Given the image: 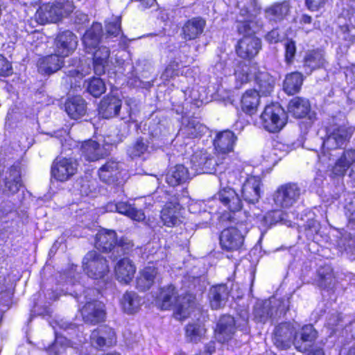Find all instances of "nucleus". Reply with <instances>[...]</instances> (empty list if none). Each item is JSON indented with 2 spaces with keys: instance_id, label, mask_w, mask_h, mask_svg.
<instances>
[{
  "instance_id": "1",
  "label": "nucleus",
  "mask_w": 355,
  "mask_h": 355,
  "mask_svg": "<svg viewBox=\"0 0 355 355\" xmlns=\"http://www.w3.org/2000/svg\"><path fill=\"white\" fill-rule=\"evenodd\" d=\"M156 304L162 310L168 309L175 305V317L178 320L185 319L196 311L193 297L191 295L184 297L180 302L178 291L173 285L161 288Z\"/></svg>"
},
{
  "instance_id": "2",
  "label": "nucleus",
  "mask_w": 355,
  "mask_h": 355,
  "mask_svg": "<svg viewBox=\"0 0 355 355\" xmlns=\"http://www.w3.org/2000/svg\"><path fill=\"white\" fill-rule=\"evenodd\" d=\"M256 24L251 19L237 20V31L243 37L236 46V52L239 57L243 59H252L261 49L260 40L254 36Z\"/></svg>"
},
{
  "instance_id": "3",
  "label": "nucleus",
  "mask_w": 355,
  "mask_h": 355,
  "mask_svg": "<svg viewBox=\"0 0 355 355\" xmlns=\"http://www.w3.org/2000/svg\"><path fill=\"white\" fill-rule=\"evenodd\" d=\"M71 1L68 0H53L43 3L35 14V21L40 24L56 23L73 12Z\"/></svg>"
},
{
  "instance_id": "4",
  "label": "nucleus",
  "mask_w": 355,
  "mask_h": 355,
  "mask_svg": "<svg viewBox=\"0 0 355 355\" xmlns=\"http://www.w3.org/2000/svg\"><path fill=\"white\" fill-rule=\"evenodd\" d=\"M83 268L89 277L96 279L104 277L110 271L107 259L94 250L87 252L84 257Z\"/></svg>"
},
{
  "instance_id": "5",
  "label": "nucleus",
  "mask_w": 355,
  "mask_h": 355,
  "mask_svg": "<svg viewBox=\"0 0 355 355\" xmlns=\"http://www.w3.org/2000/svg\"><path fill=\"white\" fill-rule=\"evenodd\" d=\"M273 340L275 345L279 348H286L293 344L300 352H304L306 347L298 345L296 339V327L293 324L289 322L282 323L277 325L274 331Z\"/></svg>"
},
{
  "instance_id": "6",
  "label": "nucleus",
  "mask_w": 355,
  "mask_h": 355,
  "mask_svg": "<svg viewBox=\"0 0 355 355\" xmlns=\"http://www.w3.org/2000/svg\"><path fill=\"white\" fill-rule=\"evenodd\" d=\"M78 171V164L72 158L58 157L51 166L53 177L60 182H65L73 177Z\"/></svg>"
},
{
  "instance_id": "7",
  "label": "nucleus",
  "mask_w": 355,
  "mask_h": 355,
  "mask_svg": "<svg viewBox=\"0 0 355 355\" xmlns=\"http://www.w3.org/2000/svg\"><path fill=\"white\" fill-rule=\"evenodd\" d=\"M191 163L195 173H212L218 163L207 149L196 150L191 157Z\"/></svg>"
},
{
  "instance_id": "8",
  "label": "nucleus",
  "mask_w": 355,
  "mask_h": 355,
  "mask_svg": "<svg viewBox=\"0 0 355 355\" xmlns=\"http://www.w3.org/2000/svg\"><path fill=\"white\" fill-rule=\"evenodd\" d=\"M300 195V189L295 184H285L279 187L275 192L274 201L277 206L288 208L297 202Z\"/></svg>"
},
{
  "instance_id": "9",
  "label": "nucleus",
  "mask_w": 355,
  "mask_h": 355,
  "mask_svg": "<svg viewBox=\"0 0 355 355\" xmlns=\"http://www.w3.org/2000/svg\"><path fill=\"white\" fill-rule=\"evenodd\" d=\"M78 45L77 37L70 31L59 33L54 41V51L62 58L72 54Z\"/></svg>"
},
{
  "instance_id": "10",
  "label": "nucleus",
  "mask_w": 355,
  "mask_h": 355,
  "mask_svg": "<svg viewBox=\"0 0 355 355\" xmlns=\"http://www.w3.org/2000/svg\"><path fill=\"white\" fill-rule=\"evenodd\" d=\"M80 312L85 322L93 324L103 322L106 315L105 304L99 301L87 302Z\"/></svg>"
},
{
  "instance_id": "11",
  "label": "nucleus",
  "mask_w": 355,
  "mask_h": 355,
  "mask_svg": "<svg viewBox=\"0 0 355 355\" xmlns=\"http://www.w3.org/2000/svg\"><path fill=\"white\" fill-rule=\"evenodd\" d=\"M90 343L95 348L110 347L116 343L115 332L109 327H100L92 332Z\"/></svg>"
},
{
  "instance_id": "12",
  "label": "nucleus",
  "mask_w": 355,
  "mask_h": 355,
  "mask_svg": "<svg viewBox=\"0 0 355 355\" xmlns=\"http://www.w3.org/2000/svg\"><path fill=\"white\" fill-rule=\"evenodd\" d=\"M236 332L235 320L231 315H223L220 318L215 329L216 338L220 343L227 342Z\"/></svg>"
},
{
  "instance_id": "13",
  "label": "nucleus",
  "mask_w": 355,
  "mask_h": 355,
  "mask_svg": "<svg viewBox=\"0 0 355 355\" xmlns=\"http://www.w3.org/2000/svg\"><path fill=\"white\" fill-rule=\"evenodd\" d=\"M159 268L154 263H149L139 271L136 280V287L141 291L150 288L159 275Z\"/></svg>"
},
{
  "instance_id": "14",
  "label": "nucleus",
  "mask_w": 355,
  "mask_h": 355,
  "mask_svg": "<svg viewBox=\"0 0 355 355\" xmlns=\"http://www.w3.org/2000/svg\"><path fill=\"white\" fill-rule=\"evenodd\" d=\"M243 243V236L234 227L224 230L220 236V243L222 248L226 250H236Z\"/></svg>"
},
{
  "instance_id": "15",
  "label": "nucleus",
  "mask_w": 355,
  "mask_h": 355,
  "mask_svg": "<svg viewBox=\"0 0 355 355\" xmlns=\"http://www.w3.org/2000/svg\"><path fill=\"white\" fill-rule=\"evenodd\" d=\"M351 137V132L345 127H338L335 128L327 139L323 141L324 148L327 149H336L342 148Z\"/></svg>"
},
{
  "instance_id": "16",
  "label": "nucleus",
  "mask_w": 355,
  "mask_h": 355,
  "mask_svg": "<svg viewBox=\"0 0 355 355\" xmlns=\"http://www.w3.org/2000/svg\"><path fill=\"white\" fill-rule=\"evenodd\" d=\"M181 216V206L177 202L166 203L161 212L162 221L168 227H173L180 224Z\"/></svg>"
},
{
  "instance_id": "17",
  "label": "nucleus",
  "mask_w": 355,
  "mask_h": 355,
  "mask_svg": "<svg viewBox=\"0 0 355 355\" xmlns=\"http://www.w3.org/2000/svg\"><path fill=\"white\" fill-rule=\"evenodd\" d=\"M114 272L116 279L120 282L128 284L135 276L136 266L130 259L123 258L116 263Z\"/></svg>"
},
{
  "instance_id": "18",
  "label": "nucleus",
  "mask_w": 355,
  "mask_h": 355,
  "mask_svg": "<svg viewBox=\"0 0 355 355\" xmlns=\"http://www.w3.org/2000/svg\"><path fill=\"white\" fill-rule=\"evenodd\" d=\"M241 193L243 198L248 203L254 204L260 198V180L259 178L251 176L243 184Z\"/></svg>"
},
{
  "instance_id": "19",
  "label": "nucleus",
  "mask_w": 355,
  "mask_h": 355,
  "mask_svg": "<svg viewBox=\"0 0 355 355\" xmlns=\"http://www.w3.org/2000/svg\"><path fill=\"white\" fill-rule=\"evenodd\" d=\"M230 295V290L225 284L212 286L209 293L210 306L213 309H218L226 304Z\"/></svg>"
},
{
  "instance_id": "20",
  "label": "nucleus",
  "mask_w": 355,
  "mask_h": 355,
  "mask_svg": "<svg viewBox=\"0 0 355 355\" xmlns=\"http://www.w3.org/2000/svg\"><path fill=\"white\" fill-rule=\"evenodd\" d=\"M22 186L19 168L11 166L6 173L3 193L11 195L17 193Z\"/></svg>"
},
{
  "instance_id": "21",
  "label": "nucleus",
  "mask_w": 355,
  "mask_h": 355,
  "mask_svg": "<svg viewBox=\"0 0 355 355\" xmlns=\"http://www.w3.org/2000/svg\"><path fill=\"white\" fill-rule=\"evenodd\" d=\"M236 137L230 130H225L216 135L214 145L216 151L221 154H226L232 151Z\"/></svg>"
},
{
  "instance_id": "22",
  "label": "nucleus",
  "mask_w": 355,
  "mask_h": 355,
  "mask_svg": "<svg viewBox=\"0 0 355 355\" xmlns=\"http://www.w3.org/2000/svg\"><path fill=\"white\" fill-rule=\"evenodd\" d=\"M82 156L87 161L94 162L107 155L103 147L93 140L85 141L81 146Z\"/></svg>"
},
{
  "instance_id": "23",
  "label": "nucleus",
  "mask_w": 355,
  "mask_h": 355,
  "mask_svg": "<svg viewBox=\"0 0 355 355\" xmlns=\"http://www.w3.org/2000/svg\"><path fill=\"white\" fill-rule=\"evenodd\" d=\"M219 200L231 211H238L242 207L241 200L236 191L225 187L218 193Z\"/></svg>"
},
{
  "instance_id": "24",
  "label": "nucleus",
  "mask_w": 355,
  "mask_h": 355,
  "mask_svg": "<svg viewBox=\"0 0 355 355\" xmlns=\"http://www.w3.org/2000/svg\"><path fill=\"white\" fill-rule=\"evenodd\" d=\"M121 107V101L116 96H107L100 103L99 114L105 119L116 116Z\"/></svg>"
},
{
  "instance_id": "25",
  "label": "nucleus",
  "mask_w": 355,
  "mask_h": 355,
  "mask_svg": "<svg viewBox=\"0 0 355 355\" xmlns=\"http://www.w3.org/2000/svg\"><path fill=\"white\" fill-rule=\"evenodd\" d=\"M205 21L202 18L196 17L188 20L182 27V37L186 40H195L203 32Z\"/></svg>"
},
{
  "instance_id": "26",
  "label": "nucleus",
  "mask_w": 355,
  "mask_h": 355,
  "mask_svg": "<svg viewBox=\"0 0 355 355\" xmlns=\"http://www.w3.org/2000/svg\"><path fill=\"white\" fill-rule=\"evenodd\" d=\"M116 235L114 231L102 230L96 235L95 246L97 249L108 252L116 248Z\"/></svg>"
},
{
  "instance_id": "27",
  "label": "nucleus",
  "mask_w": 355,
  "mask_h": 355,
  "mask_svg": "<svg viewBox=\"0 0 355 355\" xmlns=\"http://www.w3.org/2000/svg\"><path fill=\"white\" fill-rule=\"evenodd\" d=\"M287 110L293 116L301 119L308 114L311 110V105L306 98L296 96L289 101Z\"/></svg>"
},
{
  "instance_id": "28",
  "label": "nucleus",
  "mask_w": 355,
  "mask_h": 355,
  "mask_svg": "<svg viewBox=\"0 0 355 355\" xmlns=\"http://www.w3.org/2000/svg\"><path fill=\"white\" fill-rule=\"evenodd\" d=\"M120 166L115 161L107 162L98 170L99 178L107 184L116 182L120 177Z\"/></svg>"
},
{
  "instance_id": "29",
  "label": "nucleus",
  "mask_w": 355,
  "mask_h": 355,
  "mask_svg": "<svg viewBox=\"0 0 355 355\" xmlns=\"http://www.w3.org/2000/svg\"><path fill=\"white\" fill-rule=\"evenodd\" d=\"M271 123L268 131L276 132L279 131L286 123L287 114L284 108L278 103L272 104L270 110Z\"/></svg>"
},
{
  "instance_id": "30",
  "label": "nucleus",
  "mask_w": 355,
  "mask_h": 355,
  "mask_svg": "<svg viewBox=\"0 0 355 355\" xmlns=\"http://www.w3.org/2000/svg\"><path fill=\"white\" fill-rule=\"evenodd\" d=\"M62 62V58L55 53L39 60L38 70L42 73L50 74L59 70Z\"/></svg>"
},
{
  "instance_id": "31",
  "label": "nucleus",
  "mask_w": 355,
  "mask_h": 355,
  "mask_svg": "<svg viewBox=\"0 0 355 355\" xmlns=\"http://www.w3.org/2000/svg\"><path fill=\"white\" fill-rule=\"evenodd\" d=\"M65 111L71 119H80L86 113L85 100L79 96L69 98L65 103Z\"/></svg>"
},
{
  "instance_id": "32",
  "label": "nucleus",
  "mask_w": 355,
  "mask_h": 355,
  "mask_svg": "<svg viewBox=\"0 0 355 355\" xmlns=\"http://www.w3.org/2000/svg\"><path fill=\"white\" fill-rule=\"evenodd\" d=\"M102 26L99 23H94L83 37V43L88 51L95 49L99 44L102 35Z\"/></svg>"
},
{
  "instance_id": "33",
  "label": "nucleus",
  "mask_w": 355,
  "mask_h": 355,
  "mask_svg": "<svg viewBox=\"0 0 355 355\" xmlns=\"http://www.w3.org/2000/svg\"><path fill=\"white\" fill-rule=\"evenodd\" d=\"M190 178V173L182 164L171 168L166 175V182L171 187H175L185 182Z\"/></svg>"
},
{
  "instance_id": "34",
  "label": "nucleus",
  "mask_w": 355,
  "mask_h": 355,
  "mask_svg": "<svg viewBox=\"0 0 355 355\" xmlns=\"http://www.w3.org/2000/svg\"><path fill=\"white\" fill-rule=\"evenodd\" d=\"M289 12V5L287 2L277 3L268 8V22L275 28L287 16Z\"/></svg>"
},
{
  "instance_id": "35",
  "label": "nucleus",
  "mask_w": 355,
  "mask_h": 355,
  "mask_svg": "<svg viewBox=\"0 0 355 355\" xmlns=\"http://www.w3.org/2000/svg\"><path fill=\"white\" fill-rule=\"evenodd\" d=\"M121 306L124 312L133 314L137 312L141 304V299L134 291L125 292L120 300Z\"/></svg>"
},
{
  "instance_id": "36",
  "label": "nucleus",
  "mask_w": 355,
  "mask_h": 355,
  "mask_svg": "<svg viewBox=\"0 0 355 355\" xmlns=\"http://www.w3.org/2000/svg\"><path fill=\"white\" fill-rule=\"evenodd\" d=\"M110 50L106 46H101L94 53V71L96 74L101 75L105 73L108 64Z\"/></svg>"
},
{
  "instance_id": "37",
  "label": "nucleus",
  "mask_w": 355,
  "mask_h": 355,
  "mask_svg": "<svg viewBox=\"0 0 355 355\" xmlns=\"http://www.w3.org/2000/svg\"><path fill=\"white\" fill-rule=\"evenodd\" d=\"M303 76L299 72L288 74L284 80L283 88L288 95H294L299 92L303 83Z\"/></svg>"
},
{
  "instance_id": "38",
  "label": "nucleus",
  "mask_w": 355,
  "mask_h": 355,
  "mask_svg": "<svg viewBox=\"0 0 355 355\" xmlns=\"http://www.w3.org/2000/svg\"><path fill=\"white\" fill-rule=\"evenodd\" d=\"M259 95L255 90L247 91L242 96L241 108L248 114L252 115L257 111L259 104Z\"/></svg>"
},
{
  "instance_id": "39",
  "label": "nucleus",
  "mask_w": 355,
  "mask_h": 355,
  "mask_svg": "<svg viewBox=\"0 0 355 355\" xmlns=\"http://www.w3.org/2000/svg\"><path fill=\"white\" fill-rule=\"evenodd\" d=\"M354 162L355 150H345L336 162L334 167V173L337 175H343Z\"/></svg>"
},
{
  "instance_id": "40",
  "label": "nucleus",
  "mask_w": 355,
  "mask_h": 355,
  "mask_svg": "<svg viewBox=\"0 0 355 355\" xmlns=\"http://www.w3.org/2000/svg\"><path fill=\"white\" fill-rule=\"evenodd\" d=\"M324 64V56L320 51L310 52L304 58L305 72L310 74L313 70L323 67Z\"/></svg>"
},
{
  "instance_id": "41",
  "label": "nucleus",
  "mask_w": 355,
  "mask_h": 355,
  "mask_svg": "<svg viewBox=\"0 0 355 355\" xmlns=\"http://www.w3.org/2000/svg\"><path fill=\"white\" fill-rule=\"evenodd\" d=\"M205 130L206 127L205 125L199 121L192 119L180 129L179 135L188 138H196L200 137Z\"/></svg>"
},
{
  "instance_id": "42",
  "label": "nucleus",
  "mask_w": 355,
  "mask_h": 355,
  "mask_svg": "<svg viewBox=\"0 0 355 355\" xmlns=\"http://www.w3.org/2000/svg\"><path fill=\"white\" fill-rule=\"evenodd\" d=\"M128 153L132 158L148 155L150 153L148 141L143 139H137L132 146L129 147Z\"/></svg>"
},
{
  "instance_id": "43",
  "label": "nucleus",
  "mask_w": 355,
  "mask_h": 355,
  "mask_svg": "<svg viewBox=\"0 0 355 355\" xmlns=\"http://www.w3.org/2000/svg\"><path fill=\"white\" fill-rule=\"evenodd\" d=\"M206 329L202 324L193 323L189 324L186 328L187 338L191 342H198L205 335Z\"/></svg>"
},
{
  "instance_id": "44",
  "label": "nucleus",
  "mask_w": 355,
  "mask_h": 355,
  "mask_svg": "<svg viewBox=\"0 0 355 355\" xmlns=\"http://www.w3.org/2000/svg\"><path fill=\"white\" fill-rule=\"evenodd\" d=\"M90 71L91 67L89 64L86 62H83L81 61L76 68L72 67L65 71L64 73L70 79L72 78H75V86H76L78 80H81L85 76L89 73Z\"/></svg>"
},
{
  "instance_id": "45",
  "label": "nucleus",
  "mask_w": 355,
  "mask_h": 355,
  "mask_svg": "<svg viewBox=\"0 0 355 355\" xmlns=\"http://www.w3.org/2000/svg\"><path fill=\"white\" fill-rule=\"evenodd\" d=\"M320 285L324 288H331L334 286L336 279L332 269L329 266L321 268L318 271Z\"/></svg>"
},
{
  "instance_id": "46",
  "label": "nucleus",
  "mask_w": 355,
  "mask_h": 355,
  "mask_svg": "<svg viewBox=\"0 0 355 355\" xmlns=\"http://www.w3.org/2000/svg\"><path fill=\"white\" fill-rule=\"evenodd\" d=\"M87 92L94 97H99L105 91L103 81L99 78H94L88 82Z\"/></svg>"
},
{
  "instance_id": "47",
  "label": "nucleus",
  "mask_w": 355,
  "mask_h": 355,
  "mask_svg": "<svg viewBox=\"0 0 355 355\" xmlns=\"http://www.w3.org/2000/svg\"><path fill=\"white\" fill-rule=\"evenodd\" d=\"M69 340L63 336H56L55 343L49 347L47 352L49 354H59L66 353L65 349L69 346Z\"/></svg>"
},
{
  "instance_id": "48",
  "label": "nucleus",
  "mask_w": 355,
  "mask_h": 355,
  "mask_svg": "<svg viewBox=\"0 0 355 355\" xmlns=\"http://www.w3.org/2000/svg\"><path fill=\"white\" fill-rule=\"evenodd\" d=\"M105 30L107 35L116 37L121 33V17H114L106 21Z\"/></svg>"
},
{
  "instance_id": "49",
  "label": "nucleus",
  "mask_w": 355,
  "mask_h": 355,
  "mask_svg": "<svg viewBox=\"0 0 355 355\" xmlns=\"http://www.w3.org/2000/svg\"><path fill=\"white\" fill-rule=\"evenodd\" d=\"M317 336L318 333L311 324L304 325L300 331V340L304 343L313 342Z\"/></svg>"
},
{
  "instance_id": "50",
  "label": "nucleus",
  "mask_w": 355,
  "mask_h": 355,
  "mask_svg": "<svg viewBox=\"0 0 355 355\" xmlns=\"http://www.w3.org/2000/svg\"><path fill=\"white\" fill-rule=\"evenodd\" d=\"M285 47V58L287 62H291L293 61L295 52H296V46L295 43L293 40H287L284 42Z\"/></svg>"
},
{
  "instance_id": "51",
  "label": "nucleus",
  "mask_w": 355,
  "mask_h": 355,
  "mask_svg": "<svg viewBox=\"0 0 355 355\" xmlns=\"http://www.w3.org/2000/svg\"><path fill=\"white\" fill-rule=\"evenodd\" d=\"M12 73V66L10 63L0 55V77L8 76Z\"/></svg>"
},
{
  "instance_id": "52",
  "label": "nucleus",
  "mask_w": 355,
  "mask_h": 355,
  "mask_svg": "<svg viewBox=\"0 0 355 355\" xmlns=\"http://www.w3.org/2000/svg\"><path fill=\"white\" fill-rule=\"evenodd\" d=\"M352 30L349 26H343L340 27L338 32V37H341L343 40L352 42L355 38L353 35L351 34Z\"/></svg>"
},
{
  "instance_id": "53",
  "label": "nucleus",
  "mask_w": 355,
  "mask_h": 355,
  "mask_svg": "<svg viewBox=\"0 0 355 355\" xmlns=\"http://www.w3.org/2000/svg\"><path fill=\"white\" fill-rule=\"evenodd\" d=\"M133 243L131 240L128 238H122L119 243V245L116 247L117 252L121 250L124 253H128V252L133 248Z\"/></svg>"
},
{
  "instance_id": "54",
  "label": "nucleus",
  "mask_w": 355,
  "mask_h": 355,
  "mask_svg": "<svg viewBox=\"0 0 355 355\" xmlns=\"http://www.w3.org/2000/svg\"><path fill=\"white\" fill-rule=\"evenodd\" d=\"M329 0H306L307 8L311 10H318L322 8Z\"/></svg>"
},
{
  "instance_id": "55",
  "label": "nucleus",
  "mask_w": 355,
  "mask_h": 355,
  "mask_svg": "<svg viewBox=\"0 0 355 355\" xmlns=\"http://www.w3.org/2000/svg\"><path fill=\"white\" fill-rule=\"evenodd\" d=\"M270 217L272 219V221L274 223L282 222L284 224L287 225V223H290L287 221L284 218L286 216V214L282 211L277 210L270 213Z\"/></svg>"
},
{
  "instance_id": "56",
  "label": "nucleus",
  "mask_w": 355,
  "mask_h": 355,
  "mask_svg": "<svg viewBox=\"0 0 355 355\" xmlns=\"http://www.w3.org/2000/svg\"><path fill=\"white\" fill-rule=\"evenodd\" d=\"M128 217L136 221H143L145 219V214L141 209L132 207Z\"/></svg>"
},
{
  "instance_id": "57",
  "label": "nucleus",
  "mask_w": 355,
  "mask_h": 355,
  "mask_svg": "<svg viewBox=\"0 0 355 355\" xmlns=\"http://www.w3.org/2000/svg\"><path fill=\"white\" fill-rule=\"evenodd\" d=\"M248 68L247 66H245V69H242L240 70V68L238 67L235 70V76L236 79L241 82V83H244L248 82Z\"/></svg>"
},
{
  "instance_id": "58",
  "label": "nucleus",
  "mask_w": 355,
  "mask_h": 355,
  "mask_svg": "<svg viewBox=\"0 0 355 355\" xmlns=\"http://www.w3.org/2000/svg\"><path fill=\"white\" fill-rule=\"evenodd\" d=\"M132 206L127 202H118L117 212L128 216Z\"/></svg>"
},
{
  "instance_id": "59",
  "label": "nucleus",
  "mask_w": 355,
  "mask_h": 355,
  "mask_svg": "<svg viewBox=\"0 0 355 355\" xmlns=\"http://www.w3.org/2000/svg\"><path fill=\"white\" fill-rule=\"evenodd\" d=\"M266 106L264 107V110L261 112L259 118L255 121V125L259 128L266 129Z\"/></svg>"
},
{
  "instance_id": "60",
  "label": "nucleus",
  "mask_w": 355,
  "mask_h": 355,
  "mask_svg": "<svg viewBox=\"0 0 355 355\" xmlns=\"http://www.w3.org/2000/svg\"><path fill=\"white\" fill-rule=\"evenodd\" d=\"M254 313L255 317L259 318L261 321L263 320L266 311L264 307H262V304L257 302L254 306Z\"/></svg>"
},
{
  "instance_id": "61",
  "label": "nucleus",
  "mask_w": 355,
  "mask_h": 355,
  "mask_svg": "<svg viewBox=\"0 0 355 355\" xmlns=\"http://www.w3.org/2000/svg\"><path fill=\"white\" fill-rule=\"evenodd\" d=\"M86 22H88V16L84 13H76V17H75V23L76 24H85Z\"/></svg>"
},
{
  "instance_id": "62",
  "label": "nucleus",
  "mask_w": 355,
  "mask_h": 355,
  "mask_svg": "<svg viewBox=\"0 0 355 355\" xmlns=\"http://www.w3.org/2000/svg\"><path fill=\"white\" fill-rule=\"evenodd\" d=\"M279 39V35L276 30H272L268 33V41L271 42H277Z\"/></svg>"
},
{
  "instance_id": "63",
  "label": "nucleus",
  "mask_w": 355,
  "mask_h": 355,
  "mask_svg": "<svg viewBox=\"0 0 355 355\" xmlns=\"http://www.w3.org/2000/svg\"><path fill=\"white\" fill-rule=\"evenodd\" d=\"M216 343L214 341H210L207 345H206V352L208 354H213L216 352Z\"/></svg>"
},
{
  "instance_id": "64",
  "label": "nucleus",
  "mask_w": 355,
  "mask_h": 355,
  "mask_svg": "<svg viewBox=\"0 0 355 355\" xmlns=\"http://www.w3.org/2000/svg\"><path fill=\"white\" fill-rule=\"evenodd\" d=\"M117 207H118V203L115 204V203L110 202L106 205L105 209L107 211H110V212L117 211Z\"/></svg>"
}]
</instances>
